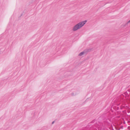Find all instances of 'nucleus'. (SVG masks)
<instances>
[{
    "label": "nucleus",
    "instance_id": "nucleus-3",
    "mask_svg": "<svg viewBox=\"0 0 130 130\" xmlns=\"http://www.w3.org/2000/svg\"><path fill=\"white\" fill-rule=\"evenodd\" d=\"M54 121L53 122H52V124H53L54 123Z\"/></svg>",
    "mask_w": 130,
    "mask_h": 130
},
{
    "label": "nucleus",
    "instance_id": "nucleus-1",
    "mask_svg": "<svg viewBox=\"0 0 130 130\" xmlns=\"http://www.w3.org/2000/svg\"><path fill=\"white\" fill-rule=\"evenodd\" d=\"M87 21H85L80 22L75 25L73 28L72 30L73 31H76L80 28Z\"/></svg>",
    "mask_w": 130,
    "mask_h": 130
},
{
    "label": "nucleus",
    "instance_id": "nucleus-2",
    "mask_svg": "<svg viewBox=\"0 0 130 130\" xmlns=\"http://www.w3.org/2000/svg\"><path fill=\"white\" fill-rule=\"evenodd\" d=\"M84 52H82L79 54V55L80 56H81L82 55L84 54Z\"/></svg>",
    "mask_w": 130,
    "mask_h": 130
},
{
    "label": "nucleus",
    "instance_id": "nucleus-4",
    "mask_svg": "<svg viewBox=\"0 0 130 130\" xmlns=\"http://www.w3.org/2000/svg\"><path fill=\"white\" fill-rule=\"evenodd\" d=\"M128 22H129V23L130 22V20Z\"/></svg>",
    "mask_w": 130,
    "mask_h": 130
}]
</instances>
